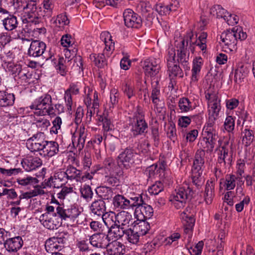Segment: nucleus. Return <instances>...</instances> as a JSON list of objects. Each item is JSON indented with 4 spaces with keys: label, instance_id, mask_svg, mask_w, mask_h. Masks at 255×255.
I'll use <instances>...</instances> for the list:
<instances>
[{
    "label": "nucleus",
    "instance_id": "nucleus-60",
    "mask_svg": "<svg viewBox=\"0 0 255 255\" xmlns=\"http://www.w3.org/2000/svg\"><path fill=\"white\" fill-rule=\"evenodd\" d=\"M37 179L30 176H27L24 178H18L17 179V182L22 186H27L32 183L37 182Z\"/></svg>",
    "mask_w": 255,
    "mask_h": 255
},
{
    "label": "nucleus",
    "instance_id": "nucleus-37",
    "mask_svg": "<svg viewBox=\"0 0 255 255\" xmlns=\"http://www.w3.org/2000/svg\"><path fill=\"white\" fill-rule=\"evenodd\" d=\"M242 178L241 177H237L234 174L226 175L224 183L226 190L229 191L234 189L236 187V181H240Z\"/></svg>",
    "mask_w": 255,
    "mask_h": 255
},
{
    "label": "nucleus",
    "instance_id": "nucleus-27",
    "mask_svg": "<svg viewBox=\"0 0 255 255\" xmlns=\"http://www.w3.org/2000/svg\"><path fill=\"white\" fill-rule=\"evenodd\" d=\"M205 152L204 150H198L195 154L192 171H201L205 163Z\"/></svg>",
    "mask_w": 255,
    "mask_h": 255
},
{
    "label": "nucleus",
    "instance_id": "nucleus-41",
    "mask_svg": "<svg viewBox=\"0 0 255 255\" xmlns=\"http://www.w3.org/2000/svg\"><path fill=\"white\" fill-rule=\"evenodd\" d=\"M17 18L14 15H9L3 20L4 28L8 31L14 29L17 26Z\"/></svg>",
    "mask_w": 255,
    "mask_h": 255
},
{
    "label": "nucleus",
    "instance_id": "nucleus-61",
    "mask_svg": "<svg viewBox=\"0 0 255 255\" xmlns=\"http://www.w3.org/2000/svg\"><path fill=\"white\" fill-rule=\"evenodd\" d=\"M130 199L129 208L136 207V209H137L140 206L143 204L144 202L142 196L140 195L131 197Z\"/></svg>",
    "mask_w": 255,
    "mask_h": 255
},
{
    "label": "nucleus",
    "instance_id": "nucleus-36",
    "mask_svg": "<svg viewBox=\"0 0 255 255\" xmlns=\"http://www.w3.org/2000/svg\"><path fill=\"white\" fill-rule=\"evenodd\" d=\"M89 58L98 68H103L107 64L105 55L103 53H93L90 55Z\"/></svg>",
    "mask_w": 255,
    "mask_h": 255
},
{
    "label": "nucleus",
    "instance_id": "nucleus-38",
    "mask_svg": "<svg viewBox=\"0 0 255 255\" xmlns=\"http://www.w3.org/2000/svg\"><path fill=\"white\" fill-rule=\"evenodd\" d=\"M44 193V191L40 187L37 186L31 191L22 193L19 195V198L20 200L23 199H29L38 195H43Z\"/></svg>",
    "mask_w": 255,
    "mask_h": 255
},
{
    "label": "nucleus",
    "instance_id": "nucleus-32",
    "mask_svg": "<svg viewBox=\"0 0 255 255\" xmlns=\"http://www.w3.org/2000/svg\"><path fill=\"white\" fill-rule=\"evenodd\" d=\"M126 229L122 226H119L118 224L108 230L109 239L116 241L121 238L126 234Z\"/></svg>",
    "mask_w": 255,
    "mask_h": 255
},
{
    "label": "nucleus",
    "instance_id": "nucleus-29",
    "mask_svg": "<svg viewBox=\"0 0 255 255\" xmlns=\"http://www.w3.org/2000/svg\"><path fill=\"white\" fill-rule=\"evenodd\" d=\"M249 70L247 66L240 64L235 70L234 81L237 84H240L244 81V79L247 76Z\"/></svg>",
    "mask_w": 255,
    "mask_h": 255
},
{
    "label": "nucleus",
    "instance_id": "nucleus-42",
    "mask_svg": "<svg viewBox=\"0 0 255 255\" xmlns=\"http://www.w3.org/2000/svg\"><path fill=\"white\" fill-rule=\"evenodd\" d=\"M96 191L99 196L103 199L102 200L110 199L113 195V189L106 186L99 187Z\"/></svg>",
    "mask_w": 255,
    "mask_h": 255
},
{
    "label": "nucleus",
    "instance_id": "nucleus-14",
    "mask_svg": "<svg viewBox=\"0 0 255 255\" xmlns=\"http://www.w3.org/2000/svg\"><path fill=\"white\" fill-rule=\"evenodd\" d=\"M110 240L109 239L108 236L101 233L95 234L89 238L91 245L98 249H106Z\"/></svg>",
    "mask_w": 255,
    "mask_h": 255
},
{
    "label": "nucleus",
    "instance_id": "nucleus-62",
    "mask_svg": "<svg viewBox=\"0 0 255 255\" xmlns=\"http://www.w3.org/2000/svg\"><path fill=\"white\" fill-rule=\"evenodd\" d=\"M154 9L161 15L169 14L171 11V9H170L168 5H165L162 3L156 4L154 6Z\"/></svg>",
    "mask_w": 255,
    "mask_h": 255
},
{
    "label": "nucleus",
    "instance_id": "nucleus-24",
    "mask_svg": "<svg viewBox=\"0 0 255 255\" xmlns=\"http://www.w3.org/2000/svg\"><path fill=\"white\" fill-rule=\"evenodd\" d=\"M117 222L119 226L129 227L133 224V219L131 214L126 211H121L117 214Z\"/></svg>",
    "mask_w": 255,
    "mask_h": 255
},
{
    "label": "nucleus",
    "instance_id": "nucleus-56",
    "mask_svg": "<svg viewBox=\"0 0 255 255\" xmlns=\"http://www.w3.org/2000/svg\"><path fill=\"white\" fill-rule=\"evenodd\" d=\"M163 189V183L160 181H157L149 187L148 190L149 194L151 195H157L162 191Z\"/></svg>",
    "mask_w": 255,
    "mask_h": 255
},
{
    "label": "nucleus",
    "instance_id": "nucleus-40",
    "mask_svg": "<svg viewBox=\"0 0 255 255\" xmlns=\"http://www.w3.org/2000/svg\"><path fill=\"white\" fill-rule=\"evenodd\" d=\"M101 39L104 41L105 49L107 51H111L114 48V42H113L112 36L108 32H103L100 35Z\"/></svg>",
    "mask_w": 255,
    "mask_h": 255
},
{
    "label": "nucleus",
    "instance_id": "nucleus-34",
    "mask_svg": "<svg viewBox=\"0 0 255 255\" xmlns=\"http://www.w3.org/2000/svg\"><path fill=\"white\" fill-rule=\"evenodd\" d=\"M210 106L212 112L210 113L212 120H216L218 116L219 112L221 110L220 100L217 96H214V99L210 102Z\"/></svg>",
    "mask_w": 255,
    "mask_h": 255
},
{
    "label": "nucleus",
    "instance_id": "nucleus-7",
    "mask_svg": "<svg viewBox=\"0 0 255 255\" xmlns=\"http://www.w3.org/2000/svg\"><path fill=\"white\" fill-rule=\"evenodd\" d=\"M177 48V61L183 67L185 70H189L190 67L188 66L190 53L187 50V47L188 45V40L181 39V40L175 44Z\"/></svg>",
    "mask_w": 255,
    "mask_h": 255
},
{
    "label": "nucleus",
    "instance_id": "nucleus-51",
    "mask_svg": "<svg viewBox=\"0 0 255 255\" xmlns=\"http://www.w3.org/2000/svg\"><path fill=\"white\" fill-rule=\"evenodd\" d=\"M210 13L213 15H216L217 18H222L224 19V16L228 14L227 10L223 8L220 5H216L210 9Z\"/></svg>",
    "mask_w": 255,
    "mask_h": 255
},
{
    "label": "nucleus",
    "instance_id": "nucleus-46",
    "mask_svg": "<svg viewBox=\"0 0 255 255\" xmlns=\"http://www.w3.org/2000/svg\"><path fill=\"white\" fill-rule=\"evenodd\" d=\"M120 2V0H94V3L95 6L102 8L106 5L116 7Z\"/></svg>",
    "mask_w": 255,
    "mask_h": 255
},
{
    "label": "nucleus",
    "instance_id": "nucleus-9",
    "mask_svg": "<svg viewBox=\"0 0 255 255\" xmlns=\"http://www.w3.org/2000/svg\"><path fill=\"white\" fill-rule=\"evenodd\" d=\"M56 211L58 216L62 220L67 221L74 222L80 213L78 209L74 206L65 208L64 207L57 205Z\"/></svg>",
    "mask_w": 255,
    "mask_h": 255
},
{
    "label": "nucleus",
    "instance_id": "nucleus-26",
    "mask_svg": "<svg viewBox=\"0 0 255 255\" xmlns=\"http://www.w3.org/2000/svg\"><path fill=\"white\" fill-rule=\"evenodd\" d=\"M204 133L205 146L204 148H206L207 151H212L218 137L216 131H208V132H204Z\"/></svg>",
    "mask_w": 255,
    "mask_h": 255
},
{
    "label": "nucleus",
    "instance_id": "nucleus-15",
    "mask_svg": "<svg viewBox=\"0 0 255 255\" xmlns=\"http://www.w3.org/2000/svg\"><path fill=\"white\" fill-rule=\"evenodd\" d=\"M67 182V179L64 171L55 172L53 176L49 177L47 180H45V184L47 186L54 188L61 187Z\"/></svg>",
    "mask_w": 255,
    "mask_h": 255
},
{
    "label": "nucleus",
    "instance_id": "nucleus-21",
    "mask_svg": "<svg viewBox=\"0 0 255 255\" xmlns=\"http://www.w3.org/2000/svg\"><path fill=\"white\" fill-rule=\"evenodd\" d=\"M203 63L204 60L201 57H197L193 59L191 69V80L192 82H196L198 80Z\"/></svg>",
    "mask_w": 255,
    "mask_h": 255
},
{
    "label": "nucleus",
    "instance_id": "nucleus-35",
    "mask_svg": "<svg viewBox=\"0 0 255 255\" xmlns=\"http://www.w3.org/2000/svg\"><path fill=\"white\" fill-rule=\"evenodd\" d=\"M182 218L183 219V224L185 227V230H186V232L191 231L195 222L193 214L192 213L188 214L185 212L182 215Z\"/></svg>",
    "mask_w": 255,
    "mask_h": 255
},
{
    "label": "nucleus",
    "instance_id": "nucleus-63",
    "mask_svg": "<svg viewBox=\"0 0 255 255\" xmlns=\"http://www.w3.org/2000/svg\"><path fill=\"white\" fill-rule=\"evenodd\" d=\"M123 90L128 99H130L135 95L134 86L131 83H126L123 87Z\"/></svg>",
    "mask_w": 255,
    "mask_h": 255
},
{
    "label": "nucleus",
    "instance_id": "nucleus-1",
    "mask_svg": "<svg viewBox=\"0 0 255 255\" xmlns=\"http://www.w3.org/2000/svg\"><path fill=\"white\" fill-rule=\"evenodd\" d=\"M220 37L221 41L225 44V51L231 52L237 50V39L244 40L247 38V34L243 31L242 27L237 26L233 27L232 30H227L223 32Z\"/></svg>",
    "mask_w": 255,
    "mask_h": 255
},
{
    "label": "nucleus",
    "instance_id": "nucleus-19",
    "mask_svg": "<svg viewBox=\"0 0 255 255\" xmlns=\"http://www.w3.org/2000/svg\"><path fill=\"white\" fill-rule=\"evenodd\" d=\"M23 241L20 236L7 239L4 243V247L9 253H15L21 248Z\"/></svg>",
    "mask_w": 255,
    "mask_h": 255
},
{
    "label": "nucleus",
    "instance_id": "nucleus-54",
    "mask_svg": "<svg viewBox=\"0 0 255 255\" xmlns=\"http://www.w3.org/2000/svg\"><path fill=\"white\" fill-rule=\"evenodd\" d=\"M58 245H64L68 241L69 234L66 231L58 232L53 237Z\"/></svg>",
    "mask_w": 255,
    "mask_h": 255
},
{
    "label": "nucleus",
    "instance_id": "nucleus-3",
    "mask_svg": "<svg viewBox=\"0 0 255 255\" xmlns=\"http://www.w3.org/2000/svg\"><path fill=\"white\" fill-rule=\"evenodd\" d=\"M221 140L218 141L219 145L218 148L217 167L226 169L229 168L233 161V151L232 145H229V141H226L223 144H221Z\"/></svg>",
    "mask_w": 255,
    "mask_h": 255
},
{
    "label": "nucleus",
    "instance_id": "nucleus-52",
    "mask_svg": "<svg viewBox=\"0 0 255 255\" xmlns=\"http://www.w3.org/2000/svg\"><path fill=\"white\" fill-rule=\"evenodd\" d=\"M242 134L243 135V142L245 143L246 146L249 145L253 142L254 138L253 130L245 128L242 131Z\"/></svg>",
    "mask_w": 255,
    "mask_h": 255
},
{
    "label": "nucleus",
    "instance_id": "nucleus-55",
    "mask_svg": "<svg viewBox=\"0 0 255 255\" xmlns=\"http://www.w3.org/2000/svg\"><path fill=\"white\" fill-rule=\"evenodd\" d=\"M110 99V108H114L118 105L119 102V93L118 90L116 89L111 90Z\"/></svg>",
    "mask_w": 255,
    "mask_h": 255
},
{
    "label": "nucleus",
    "instance_id": "nucleus-53",
    "mask_svg": "<svg viewBox=\"0 0 255 255\" xmlns=\"http://www.w3.org/2000/svg\"><path fill=\"white\" fill-rule=\"evenodd\" d=\"M66 64V60L63 57H60L58 64L55 66L57 72L63 76H65L67 72Z\"/></svg>",
    "mask_w": 255,
    "mask_h": 255
},
{
    "label": "nucleus",
    "instance_id": "nucleus-50",
    "mask_svg": "<svg viewBox=\"0 0 255 255\" xmlns=\"http://www.w3.org/2000/svg\"><path fill=\"white\" fill-rule=\"evenodd\" d=\"M44 17H51L53 15V9L54 8L53 0H43V1Z\"/></svg>",
    "mask_w": 255,
    "mask_h": 255
},
{
    "label": "nucleus",
    "instance_id": "nucleus-33",
    "mask_svg": "<svg viewBox=\"0 0 255 255\" xmlns=\"http://www.w3.org/2000/svg\"><path fill=\"white\" fill-rule=\"evenodd\" d=\"M117 214L114 212L105 213L102 217L103 222L109 230L118 224Z\"/></svg>",
    "mask_w": 255,
    "mask_h": 255
},
{
    "label": "nucleus",
    "instance_id": "nucleus-16",
    "mask_svg": "<svg viewBox=\"0 0 255 255\" xmlns=\"http://www.w3.org/2000/svg\"><path fill=\"white\" fill-rule=\"evenodd\" d=\"M79 93V88L75 84H71L69 88L65 91L64 99L67 111L70 115L72 114L73 101L72 95H77Z\"/></svg>",
    "mask_w": 255,
    "mask_h": 255
},
{
    "label": "nucleus",
    "instance_id": "nucleus-48",
    "mask_svg": "<svg viewBox=\"0 0 255 255\" xmlns=\"http://www.w3.org/2000/svg\"><path fill=\"white\" fill-rule=\"evenodd\" d=\"M159 82L157 79L154 82H152V90L151 92V98L153 104L157 105L159 102V96L160 95V88L158 86Z\"/></svg>",
    "mask_w": 255,
    "mask_h": 255
},
{
    "label": "nucleus",
    "instance_id": "nucleus-17",
    "mask_svg": "<svg viewBox=\"0 0 255 255\" xmlns=\"http://www.w3.org/2000/svg\"><path fill=\"white\" fill-rule=\"evenodd\" d=\"M59 218L58 216L42 214L39 217V221L45 228L53 230L57 229L60 225Z\"/></svg>",
    "mask_w": 255,
    "mask_h": 255
},
{
    "label": "nucleus",
    "instance_id": "nucleus-2",
    "mask_svg": "<svg viewBox=\"0 0 255 255\" xmlns=\"http://www.w3.org/2000/svg\"><path fill=\"white\" fill-rule=\"evenodd\" d=\"M130 131L134 137L143 135L147 132L148 125L144 120L142 111L138 108L132 117L129 118Z\"/></svg>",
    "mask_w": 255,
    "mask_h": 255
},
{
    "label": "nucleus",
    "instance_id": "nucleus-6",
    "mask_svg": "<svg viewBox=\"0 0 255 255\" xmlns=\"http://www.w3.org/2000/svg\"><path fill=\"white\" fill-rule=\"evenodd\" d=\"M176 49L172 46L169 47L168 49V54L167 56V66L169 72L170 76L179 77L182 78L183 73L175 61Z\"/></svg>",
    "mask_w": 255,
    "mask_h": 255
},
{
    "label": "nucleus",
    "instance_id": "nucleus-39",
    "mask_svg": "<svg viewBox=\"0 0 255 255\" xmlns=\"http://www.w3.org/2000/svg\"><path fill=\"white\" fill-rule=\"evenodd\" d=\"M193 37V34L192 32L189 33L187 35V37L186 40H188V44H190V48L191 51L193 52L194 51V48L192 45H196L198 46L200 49L204 51L206 49L207 45L206 42L201 41V40H199L196 39L195 41H192V37Z\"/></svg>",
    "mask_w": 255,
    "mask_h": 255
},
{
    "label": "nucleus",
    "instance_id": "nucleus-30",
    "mask_svg": "<svg viewBox=\"0 0 255 255\" xmlns=\"http://www.w3.org/2000/svg\"><path fill=\"white\" fill-rule=\"evenodd\" d=\"M67 180H75L76 182H81L82 171L73 166H69L65 171H64Z\"/></svg>",
    "mask_w": 255,
    "mask_h": 255
},
{
    "label": "nucleus",
    "instance_id": "nucleus-11",
    "mask_svg": "<svg viewBox=\"0 0 255 255\" xmlns=\"http://www.w3.org/2000/svg\"><path fill=\"white\" fill-rule=\"evenodd\" d=\"M136 153L130 147H127L118 156V163L123 164L124 168L128 169L134 163Z\"/></svg>",
    "mask_w": 255,
    "mask_h": 255
},
{
    "label": "nucleus",
    "instance_id": "nucleus-31",
    "mask_svg": "<svg viewBox=\"0 0 255 255\" xmlns=\"http://www.w3.org/2000/svg\"><path fill=\"white\" fill-rule=\"evenodd\" d=\"M113 205L115 208L120 209H129V200L126 198L123 195L118 194L113 199Z\"/></svg>",
    "mask_w": 255,
    "mask_h": 255
},
{
    "label": "nucleus",
    "instance_id": "nucleus-57",
    "mask_svg": "<svg viewBox=\"0 0 255 255\" xmlns=\"http://www.w3.org/2000/svg\"><path fill=\"white\" fill-rule=\"evenodd\" d=\"M82 196L87 200H91L93 195L92 189L89 185H84L80 190Z\"/></svg>",
    "mask_w": 255,
    "mask_h": 255
},
{
    "label": "nucleus",
    "instance_id": "nucleus-12",
    "mask_svg": "<svg viewBox=\"0 0 255 255\" xmlns=\"http://www.w3.org/2000/svg\"><path fill=\"white\" fill-rule=\"evenodd\" d=\"M43 132H38L26 141L27 147L32 152H39L46 140L44 138Z\"/></svg>",
    "mask_w": 255,
    "mask_h": 255
},
{
    "label": "nucleus",
    "instance_id": "nucleus-23",
    "mask_svg": "<svg viewBox=\"0 0 255 255\" xmlns=\"http://www.w3.org/2000/svg\"><path fill=\"white\" fill-rule=\"evenodd\" d=\"M138 216L137 220L134 221L133 228L136 233H138L140 236H142L147 233L150 229V225L145 221V220L142 219L141 217H140L139 215Z\"/></svg>",
    "mask_w": 255,
    "mask_h": 255
},
{
    "label": "nucleus",
    "instance_id": "nucleus-5",
    "mask_svg": "<svg viewBox=\"0 0 255 255\" xmlns=\"http://www.w3.org/2000/svg\"><path fill=\"white\" fill-rule=\"evenodd\" d=\"M51 103V96L46 94L36 99L30 106V108L31 109L39 110V115H51L53 111V107Z\"/></svg>",
    "mask_w": 255,
    "mask_h": 255
},
{
    "label": "nucleus",
    "instance_id": "nucleus-28",
    "mask_svg": "<svg viewBox=\"0 0 255 255\" xmlns=\"http://www.w3.org/2000/svg\"><path fill=\"white\" fill-rule=\"evenodd\" d=\"M15 100L13 94L8 93L0 90V107H6L12 106Z\"/></svg>",
    "mask_w": 255,
    "mask_h": 255
},
{
    "label": "nucleus",
    "instance_id": "nucleus-58",
    "mask_svg": "<svg viewBox=\"0 0 255 255\" xmlns=\"http://www.w3.org/2000/svg\"><path fill=\"white\" fill-rule=\"evenodd\" d=\"M202 171H192V183L195 185L197 188H199L203 184V181L201 177Z\"/></svg>",
    "mask_w": 255,
    "mask_h": 255
},
{
    "label": "nucleus",
    "instance_id": "nucleus-10",
    "mask_svg": "<svg viewBox=\"0 0 255 255\" xmlns=\"http://www.w3.org/2000/svg\"><path fill=\"white\" fill-rule=\"evenodd\" d=\"M123 17L125 25L128 28H139L142 25V20L140 16L132 9L125 10Z\"/></svg>",
    "mask_w": 255,
    "mask_h": 255
},
{
    "label": "nucleus",
    "instance_id": "nucleus-44",
    "mask_svg": "<svg viewBox=\"0 0 255 255\" xmlns=\"http://www.w3.org/2000/svg\"><path fill=\"white\" fill-rule=\"evenodd\" d=\"M138 208L140 212L141 216H142V219L146 220L150 219L152 216L153 210L151 206L143 202V204L140 206Z\"/></svg>",
    "mask_w": 255,
    "mask_h": 255
},
{
    "label": "nucleus",
    "instance_id": "nucleus-59",
    "mask_svg": "<svg viewBox=\"0 0 255 255\" xmlns=\"http://www.w3.org/2000/svg\"><path fill=\"white\" fill-rule=\"evenodd\" d=\"M224 128L228 132H232L235 128V120L231 116H227L224 124Z\"/></svg>",
    "mask_w": 255,
    "mask_h": 255
},
{
    "label": "nucleus",
    "instance_id": "nucleus-13",
    "mask_svg": "<svg viewBox=\"0 0 255 255\" xmlns=\"http://www.w3.org/2000/svg\"><path fill=\"white\" fill-rule=\"evenodd\" d=\"M88 134V130L83 125L80 126L74 132L72 137V142L79 150L82 149L84 146L86 138Z\"/></svg>",
    "mask_w": 255,
    "mask_h": 255
},
{
    "label": "nucleus",
    "instance_id": "nucleus-18",
    "mask_svg": "<svg viewBox=\"0 0 255 255\" xmlns=\"http://www.w3.org/2000/svg\"><path fill=\"white\" fill-rule=\"evenodd\" d=\"M59 152V144L53 141H46L39 154L44 157H52Z\"/></svg>",
    "mask_w": 255,
    "mask_h": 255
},
{
    "label": "nucleus",
    "instance_id": "nucleus-8",
    "mask_svg": "<svg viewBox=\"0 0 255 255\" xmlns=\"http://www.w3.org/2000/svg\"><path fill=\"white\" fill-rule=\"evenodd\" d=\"M46 48V46L44 42L39 40H32L28 50L27 54L29 56L34 58L42 57L45 60L52 59V56L50 54L48 56H45Z\"/></svg>",
    "mask_w": 255,
    "mask_h": 255
},
{
    "label": "nucleus",
    "instance_id": "nucleus-64",
    "mask_svg": "<svg viewBox=\"0 0 255 255\" xmlns=\"http://www.w3.org/2000/svg\"><path fill=\"white\" fill-rule=\"evenodd\" d=\"M55 23L57 25L59 24V27L63 26L69 23V20L65 13H61L57 15V18L55 20Z\"/></svg>",
    "mask_w": 255,
    "mask_h": 255
},
{
    "label": "nucleus",
    "instance_id": "nucleus-4",
    "mask_svg": "<svg viewBox=\"0 0 255 255\" xmlns=\"http://www.w3.org/2000/svg\"><path fill=\"white\" fill-rule=\"evenodd\" d=\"M194 192L188 185L180 187L175 194L171 196L170 201L177 209L183 207L188 201L193 197Z\"/></svg>",
    "mask_w": 255,
    "mask_h": 255
},
{
    "label": "nucleus",
    "instance_id": "nucleus-43",
    "mask_svg": "<svg viewBox=\"0 0 255 255\" xmlns=\"http://www.w3.org/2000/svg\"><path fill=\"white\" fill-rule=\"evenodd\" d=\"M214 187L212 182L207 183L204 193V200L207 204L212 203L214 195Z\"/></svg>",
    "mask_w": 255,
    "mask_h": 255
},
{
    "label": "nucleus",
    "instance_id": "nucleus-49",
    "mask_svg": "<svg viewBox=\"0 0 255 255\" xmlns=\"http://www.w3.org/2000/svg\"><path fill=\"white\" fill-rule=\"evenodd\" d=\"M125 236L128 241L131 244H137L139 240L140 236L138 233L134 232V229L133 228L128 229L126 230Z\"/></svg>",
    "mask_w": 255,
    "mask_h": 255
},
{
    "label": "nucleus",
    "instance_id": "nucleus-45",
    "mask_svg": "<svg viewBox=\"0 0 255 255\" xmlns=\"http://www.w3.org/2000/svg\"><path fill=\"white\" fill-rule=\"evenodd\" d=\"M63 247V246L58 245L53 237L47 239L45 243V248L47 252L53 251L54 249L60 251Z\"/></svg>",
    "mask_w": 255,
    "mask_h": 255
},
{
    "label": "nucleus",
    "instance_id": "nucleus-22",
    "mask_svg": "<svg viewBox=\"0 0 255 255\" xmlns=\"http://www.w3.org/2000/svg\"><path fill=\"white\" fill-rule=\"evenodd\" d=\"M125 246L121 243L114 241L109 243L106 248L105 255H123L124 254Z\"/></svg>",
    "mask_w": 255,
    "mask_h": 255
},
{
    "label": "nucleus",
    "instance_id": "nucleus-20",
    "mask_svg": "<svg viewBox=\"0 0 255 255\" xmlns=\"http://www.w3.org/2000/svg\"><path fill=\"white\" fill-rule=\"evenodd\" d=\"M23 168L26 171H31L42 165V160L37 157H28L23 159L21 162Z\"/></svg>",
    "mask_w": 255,
    "mask_h": 255
},
{
    "label": "nucleus",
    "instance_id": "nucleus-25",
    "mask_svg": "<svg viewBox=\"0 0 255 255\" xmlns=\"http://www.w3.org/2000/svg\"><path fill=\"white\" fill-rule=\"evenodd\" d=\"M106 209L105 202L102 199L95 200L90 206L91 212L94 215L101 217L105 214Z\"/></svg>",
    "mask_w": 255,
    "mask_h": 255
},
{
    "label": "nucleus",
    "instance_id": "nucleus-47",
    "mask_svg": "<svg viewBox=\"0 0 255 255\" xmlns=\"http://www.w3.org/2000/svg\"><path fill=\"white\" fill-rule=\"evenodd\" d=\"M178 107L181 112H188L193 110L192 102L187 98L179 99Z\"/></svg>",
    "mask_w": 255,
    "mask_h": 255
}]
</instances>
